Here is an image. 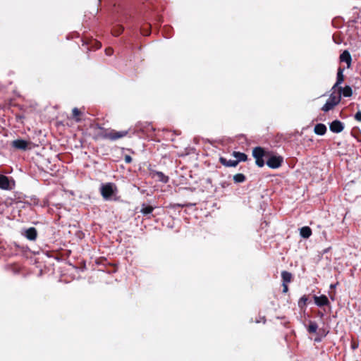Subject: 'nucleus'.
Returning <instances> with one entry per match:
<instances>
[{"label": "nucleus", "mask_w": 361, "mask_h": 361, "mask_svg": "<svg viewBox=\"0 0 361 361\" xmlns=\"http://www.w3.org/2000/svg\"><path fill=\"white\" fill-rule=\"evenodd\" d=\"M317 329H318V326H317V323L314 322L310 321V324L307 327V331L310 334H314V333H316Z\"/></svg>", "instance_id": "nucleus-22"}, {"label": "nucleus", "mask_w": 361, "mask_h": 361, "mask_svg": "<svg viewBox=\"0 0 361 361\" xmlns=\"http://www.w3.org/2000/svg\"><path fill=\"white\" fill-rule=\"evenodd\" d=\"M24 235L29 240H35L37 237V231L35 227H30L25 231Z\"/></svg>", "instance_id": "nucleus-10"}, {"label": "nucleus", "mask_w": 361, "mask_h": 361, "mask_svg": "<svg viewBox=\"0 0 361 361\" xmlns=\"http://www.w3.org/2000/svg\"><path fill=\"white\" fill-rule=\"evenodd\" d=\"M282 286H283V293H288V283H282Z\"/></svg>", "instance_id": "nucleus-25"}, {"label": "nucleus", "mask_w": 361, "mask_h": 361, "mask_svg": "<svg viewBox=\"0 0 361 361\" xmlns=\"http://www.w3.org/2000/svg\"><path fill=\"white\" fill-rule=\"evenodd\" d=\"M83 112L78 108L75 107L72 109L71 118L73 119L76 123H79L82 121V116Z\"/></svg>", "instance_id": "nucleus-12"}, {"label": "nucleus", "mask_w": 361, "mask_h": 361, "mask_svg": "<svg viewBox=\"0 0 361 361\" xmlns=\"http://www.w3.org/2000/svg\"><path fill=\"white\" fill-rule=\"evenodd\" d=\"M154 209V207L151 205H147L145 204H142V208L140 209V212L144 215H147L151 214Z\"/></svg>", "instance_id": "nucleus-19"}, {"label": "nucleus", "mask_w": 361, "mask_h": 361, "mask_svg": "<svg viewBox=\"0 0 361 361\" xmlns=\"http://www.w3.org/2000/svg\"><path fill=\"white\" fill-rule=\"evenodd\" d=\"M150 175L153 178H157L158 180L166 183L169 181V177L165 176L162 172L157 171H152Z\"/></svg>", "instance_id": "nucleus-11"}, {"label": "nucleus", "mask_w": 361, "mask_h": 361, "mask_svg": "<svg viewBox=\"0 0 361 361\" xmlns=\"http://www.w3.org/2000/svg\"><path fill=\"white\" fill-rule=\"evenodd\" d=\"M337 284H338V283H335V284H331L330 288H331V289L335 288H336V286H337Z\"/></svg>", "instance_id": "nucleus-31"}, {"label": "nucleus", "mask_w": 361, "mask_h": 361, "mask_svg": "<svg viewBox=\"0 0 361 361\" xmlns=\"http://www.w3.org/2000/svg\"><path fill=\"white\" fill-rule=\"evenodd\" d=\"M312 233V229L309 226H303L300 229V234L303 238H310Z\"/></svg>", "instance_id": "nucleus-18"}, {"label": "nucleus", "mask_w": 361, "mask_h": 361, "mask_svg": "<svg viewBox=\"0 0 361 361\" xmlns=\"http://www.w3.org/2000/svg\"><path fill=\"white\" fill-rule=\"evenodd\" d=\"M355 118L357 121H361V111H357L355 115Z\"/></svg>", "instance_id": "nucleus-26"}, {"label": "nucleus", "mask_w": 361, "mask_h": 361, "mask_svg": "<svg viewBox=\"0 0 361 361\" xmlns=\"http://www.w3.org/2000/svg\"><path fill=\"white\" fill-rule=\"evenodd\" d=\"M340 60L342 62H345L347 63L348 68L350 67L351 63V56L348 51L345 50L340 56Z\"/></svg>", "instance_id": "nucleus-14"}, {"label": "nucleus", "mask_w": 361, "mask_h": 361, "mask_svg": "<svg viewBox=\"0 0 361 361\" xmlns=\"http://www.w3.org/2000/svg\"><path fill=\"white\" fill-rule=\"evenodd\" d=\"M233 178L234 183H243L246 180V177L243 173H237L233 176Z\"/></svg>", "instance_id": "nucleus-21"}, {"label": "nucleus", "mask_w": 361, "mask_h": 361, "mask_svg": "<svg viewBox=\"0 0 361 361\" xmlns=\"http://www.w3.org/2000/svg\"><path fill=\"white\" fill-rule=\"evenodd\" d=\"M122 30H123V28L119 27L118 30H114V35H120L121 33Z\"/></svg>", "instance_id": "nucleus-27"}, {"label": "nucleus", "mask_w": 361, "mask_h": 361, "mask_svg": "<svg viewBox=\"0 0 361 361\" xmlns=\"http://www.w3.org/2000/svg\"><path fill=\"white\" fill-rule=\"evenodd\" d=\"M283 161V159L281 156H271L267 161V166L271 169L279 168Z\"/></svg>", "instance_id": "nucleus-5"}, {"label": "nucleus", "mask_w": 361, "mask_h": 361, "mask_svg": "<svg viewBox=\"0 0 361 361\" xmlns=\"http://www.w3.org/2000/svg\"><path fill=\"white\" fill-rule=\"evenodd\" d=\"M128 134L127 130L116 131L113 129H107L97 125L94 129L93 139L99 140H110L112 141L121 139Z\"/></svg>", "instance_id": "nucleus-1"}, {"label": "nucleus", "mask_w": 361, "mask_h": 361, "mask_svg": "<svg viewBox=\"0 0 361 361\" xmlns=\"http://www.w3.org/2000/svg\"><path fill=\"white\" fill-rule=\"evenodd\" d=\"M30 144V142L22 139H17L11 142V146L16 149L25 151L29 148Z\"/></svg>", "instance_id": "nucleus-6"}, {"label": "nucleus", "mask_w": 361, "mask_h": 361, "mask_svg": "<svg viewBox=\"0 0 361 361\" xmlns=\"http://www.w3.org/2000/svg\"><path fill=\"white\" fill-rule=\"evenodd\" d=\"M226 183L222 184V187H225Z\"/></svg>", "instance_id": "nucleus-35"}, {"label": "nucleus", "mask_w": 361, "mask_h": 361, "mask_svg": "<svg viewBox=\"0 0 361 361\" xmlns=\"http://www.w3.org/2000/svg\"><path fill=\"white\" fill-rule=\"evenodd\" d=\"M142 34L143 35L147 36V35H149V32H145V28H142Z\"/></svg>", "instance_id": "nucleus-30"}, {"label": "nucleus", "mask_w": 361, "mask_h": 361, "mask_svg": "<svg viewBox=\"0 0 361 361\" xmlns=\"http://www.w3.org/2000/svg\"><path fill=\"white\" fill-rule=\"evenodd\" d=\"M282 283H289L293 281V274L287 271L281 272Z\"/></svg>", "instance_id": "nucleus-16"}, {"label": "nucleus", "mask_w": 361, "mask_h": 361, "mask_svg": "<svg viewBox=\"0 0 361 361\" xmlns=\"http://www.w3.org/2000/svg\"><path fill=\"white\" fill-rule=\"evenodd\" d=\"M0 188L4 190H11L8 177L3 174H0Z\"/></svg>", "instance_id": "nucleus-9"}, {"label": "nucleus", "mask_w": 361, "mask_h": 361, "mask_svg": "<svg viewBox=\"0 0 361 361\" xmlns=\"http://www.w3.org/2000/svg\"><path fill=\"white\" fill-rule=\"evenodd\" d=\"M232 155L236 159L235 161H246L247 160V156L243 152H233Z\"/></svg>", "instance_id": "nucleus-17"}, {"label": "nucleus", "mask_w": 361, "mask_h": 361, "mask_svg": "<svg viewBox=\"0 0 361 361\" xmlns=\"http://www.w3.org/2000/svg\"><path fill=\"white\" fill-rule=\"evenodd\" d=\"M226 183L222 184V187H225Z\"/></svg>", "instance_id": "nucleus-36"}, {"label": "nucleus", "mask_w": 361, "mask_h": 361, "mask_svg": "<svg viewBox=\"0 0 361 361\" xmlns=\"http://www.w3.org/2000/svg\"><path fill=\"white\" fill-rule=\"evenodd\" d=\"M352 348H353V349H355V348H357V345H355V344H353V345H352Z\"/></svg>", "instance_id": "nucleus-34"}, {"label": "nucleus", "mask_w": 361, "mask_h": 361, "mask_svg": "<svg viewBox=\"0 0 361 361\" xmlns=\"http://www.w3.org/2000/svg\"><path fill=\"white\" fill-rule=\"evenodd\" d=\"M106 54L109 56L111 55L113 53V49L111 48L106 49Z\"/></svg>", "instance_id": "nucleus-28"}, {"label": "nucleus", "mask_w": 361, "mask_h": 361, "mask_svg": "<svg viewBox=\"0 0 361 361\" xmlns=\"http://www.w3.org/2000/svg\"><path fill=\"white\" fill-rule=\"evenodd\" d=\"M308 300V298L307 295H303L299 300V306H301V305L302 304L303 305H305L307 302Z\"/></svg>", "instance_id": "nucleus-23"}, {"label": "nucleus", "mask_w": 361, "mask_h": 361, "mask_svg": "<svg viewBox=\"0 0 361 361\" xmlns=\"http://www.w3.org/2000/svg\"><path fill=\"white\" fill-rule=\"evenodd\" d=\"M315 304L319 307L327 306L329 305L328 298L325 295L320 296L314 295L313 297Z\"/></svg>", "instance_id": "nucleus-8"}, {"label": "nucleus", "mask_w": 361, "mask_h": 361, "mask_svg": "<svg viewBox=\"0 0 361 361\" xmlns=\"http://www.w3.org/2000/svg\"><path fill=\"white\" fill-rule=\"evenodd\" d=\"M338 90H351V88L349 86H346L343 89L339 88Z\"/></svg>", "instance_id": "nucleus-29"}, {"label": "nucleus", "mask_w": 361, "mask_h": 361, "mask_svg": "<svg viewBox=\"0 0 361 361\" xmlns=\"http://www.w3.org/2000/svg\"><path fill=\"white\" fill-rule=\"evenodd\" d=\"M329 128L333 133H339L344 129V126L341 121L335 120L330 123Z\"/></svg>", "instance_id": "nucleus-7"}, {"label": "nucleus", "mask_w": 361, "mask_h": 361, "mask_svg": "<svg viewBox=\"0 0 361 361\" xmlns=\"http://www.w3.org/2000/svg\"><path fill=\"white\" fill-rule=\"evenodd\" d=\"M177 206H178V207H179L183 208V207H184L185 206V204H177Z\"/></svg>", "instance_id": "nucleus-32"}, {"label": "nucleus", "mask_w": 361, "mask_h": 361, "mask_svg": "<svg viewBox=\"0 0 361 361\" xmlns=\"http://www.w3.org/2000/svg\"><path fill=\"white\" fill-rule=\"evenodd\" d=\"M318 315H319V316L322 317H323V315H324V314H323V313H322V312H318Z\"/></svg>", "instance_id": "nucleus-33"}, {"label": "nucleus", "mask_w": 361, "mask_h": 361, "mask_svg": "<svg viewBox=\"0 0 361 361\" xmlns=\"http://www.w3.org/2000/svg\"><path fill=\"white\" fill-rule=\"evenodd\" d=\"M269 152L262 147H256L252 149V156L255 159V164L259 167L264 166V157H269Z\"/></svg>", "instance_id": "nucleus-3"}, {"label": "nucleus", "mask_w": 361, "mask_h": 361, "mask_svg": "<svg viewBox=\"0 0 361 361\" xmlns=\"http://www.w3.org/2000/svg\"><path fill=\"white\" fill-rule=\"evenodd\" d=\"M341 95L345 97H350L353 95V92H333L325 104L322 107V110L327 112L333 109L340 102Z\"/></svg>", "instance_id": "nucleus-2"}, {"label": "nucleus", "mask_w": 361, "mask_h": 361, "mask_svg": "<svg viewBox=\"0 0 361 361\" xmlns=\"http://www.w3.org/2000/svg\"><path fill=\"white\" fill-rule=\"evenodd\" d=\"M117 192V187L113 183L102 184L100 188V192L104 200H109Z\"/></svg>", "instance_id": "nucleus-4"}, {"label": "nucleus", "mask_w": 361, "mask_h": 361, "mask_svg": "<svg viewBox=\"0 0 361 361\" xmlns=\"http://www.w3.org/2000/svg\"><path fill=\"white\" fill-rule=\"evenodd\" d=\"M219 162L226 167H235L238 164V161L227 160L225 157H221Z\"/></svg>", "instance_id": "nucleus-13"}, {"label": "nucleus", "mask_w": 361, "mask_h": 361, "mask_svg": "<svg viewBox=\"0 0 361 361\" xmlns=\"http://www.w3.org/2000/svg\"><path fill=\"white\" fill-rule=\"evenodd\" d=\"M326 130H327L326 127L324 124L318 123V124L315 125L314 128V132L317 135H323L326 133Z\"/></svg>", "instance_id": "nucleus-15"}, {"label": "nucleus", "mask_w": 361, "mask_h": 361, "mask_svg": "<svg viewBox=\"0 0 361 361\" xmlns=\"http://www.w3.org/2000/svg\"><path fill=\"white\" fill-rule=\"evenodd\" d=\"M343 80V71L340 68L338 69V74H337V82L335 83V85L332 87V90H336V88L338 85V84L341 83Z\"/></svg>", "instance_id": "nucleus-20"}, {"label": "nucleus", "mask_w": 361, "mask_h": 361, "mask_svg": "<svg viewBox=\"0 0 361 361\" xmlns=\"http://www.w3.org/2000/svg\"><path fill=\"white\" fill-rule=\"evenodd\" d=\"M124 160L126 164H130L132 162L133 159L130 155L126 154L124 157Z\"/></svg>", "instance_id": "nucleus-24"}]
</instances>
